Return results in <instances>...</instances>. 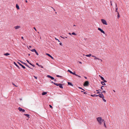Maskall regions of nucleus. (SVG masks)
Returning a JSON list of instances; mask_svg holds the SVG:
<instances>
[{"mask_svg":"<svg viewBox=\"0 0 129 129\" xmlns=\"http://www.w3.org/2000/svg\"><path fill=\"white\" fill-rule=\"evenodd\" d=\"M67 72H70L71 74L75 76H77V75L75 73V72H73L69 70H68Z\"/></svg>","mask_w":129,"mask_h":129,"instance_id":"obj_4","label":"nucleus"},{"mask_svg":"<svg viewBox=\"0 0 129 129\" xmlns=\"http://www.w3.org/2000/svg\"><path fill=\"white\" fill-rule=\"evenodd\" d=\"M100 93H101V92L100 91H98V92H97L96 93V94H99Z\"/></svg>","mask_w":129,"mask_h":129,"instance_id":"obj_48","label":"nucleus"},{"mask_svg":"<svg viewBox=\"0 0 129 129\" xmlns=\"http://www.w3.org/2000/svg\"><path fill=\"white\" fill-rule=\"evenodd\" d=\"M92 56L94 57H95V56H94V55H92Z\"/></svg>","mask_w":129,"mask_h":129,"instance_id":"obj_59","label":"nucleus"},{"mask_svg":"<svg viewBox=\"0 0 129 129\" xmlns=\"http://www.w3.org/2000/svg\"><path fill=\"white\" fill-rule=\"evenodd\" d=\"M84 77L86 79H87V77H86L84 76Z\"/></svg>","mask_w":129,"mask_h":129,"instance_id":"obj_57","label":"nucleus"},{"mask_svg":"<svg viewBox=\"0 0 129 129\" xmlns=\"http://www.w3.org/2000/svg\"><path fill=\"white\" fill-rule=\"evenodd\" d=\"M14 64L19 69H20V68L19 66L17 65V64L14 61Z\"/></svg>","mask_w":129,"mask_h":129,"instance_id":"obj_11","label":"nucleus"},{"mask_svg":"<svg viewBox=\"0 0 129 129\" xmlns=\"http://www.w3.org/2000/svg\"><path fill=\"white\" fill-rule=\"evenodd\" d=\"M72 34L73 35H77V34L75 33L74 32H73L72 33Z\"/></svg>","mask_w":129,"mask_h":129,"instance_id":"obj_31","label":"nucleus"},{"mask_svg":"<svg viewBox=\"0 0 129 129\" xmlns=\"http://www.w3.org/2000/svg\"><path fill=\"white\" fill-rule=\"evenodd\" d=\"M102 122H103L104 123L105 122V120L104 119H102V120H101V123H102Z\"/></svg>","mask_w":129,"mask_h":129,"instance_id":"obj_26","label":"nucleus"},{"mask_svg":"<svg viewBox=\"0 0 129 129\" xmlns=\"http://www.w3.org/2000/svg\"><path fill=\"white\" fill-rule=\"evenodd\" d=\"M53 80H54L55 82H56V79H54Z\"/></svg>","mask_w":129,"mask_h":129,"instance_id":"obj_58","label":"nucleus"},{"mask_svg":"<svg viewBox=\"0 0 129 129\" xmlns=\"http://www.w3.org/2000/svg\"><path fill=\"white\" fill-rule=\"evenodd\" d=\"M49 106L50 108H51V109H53V107L51 105H49Z\"/></svg>","mask_w":129,"mask_h":129,"instance_id":"obj_35","label":"nucleus"},{"mask_svg":"<svg viewBox=\"0 0 129 129\" xmlns=\"http://www.w3.org/2000/svg\"><path fill=\"white\" fill-rule=\"evenodd\" d=\"M33 28L36 31H37V30L35 27H33Z\"/></svg>","mask_w":129,"mask_h":129,"instance_id":"obj_47","label":"nucleus"},{"mask_svg":"<svg viewBox=\"0 0 129 129\" xmlns=\"http://www.w3.org/2000/svg\"><path fill=\"white\" fill-rule=\"evenodd\" d=\"M106 92V91L105 90H103V91L101 92V93H105Z\"/></svg>","mask_w":129,"mask_h":129,"instance_id":"obj_38","label":"nucleus"},{"mask_svg":"<svg viewBox=\"0 0 129 129\" xmlns=\"http://www.w3.org/2000/svg\"><path fill=\"white\" fill-rule=\"evenodd\" d=\"M20 61L22 63L25 65L26 66L28 67V68H30V69H33L29 67L28 66L27 64V63H26L25 62H23V61Z\"/></svg>","mask_w":129,"mask_h":129,"instance_id":"obj_5","label":"nucleus"},{"mask_svg":"<svg viewBox=\"0 0 129 129\" xmlns=\"http://www.w3.org/2000/svg\"><path fill=\"white\" fill-rule=\"evenodd\" d=\"M95 58H94V59H98V60L99 59V58L96 57V56L95 57Z\"/></svg>","mask_w":129,"mask_h":129,"instance_id":"obj_40","label":"nucleus"},{"mask_svg":"<svg viewBox=\"0 0 129 129\" xmlns=\"http://www.w3.org/2000/svg\"><path fill=\"white\" fill-rule=\"evenodd\" d=\"M117 17L118 18L119 17H120V16L119 14V13L118 12H117Z\"/></svg>","mask_w":129,"mask_h":129,"instance_id":"obj_28","label":"nucleus"},{"mask_svg":"<svg viewBox=\"0 0 129 129\" xmlns=\"http://www.w3.org/2000/svg\"><path fill=\"white\" fill-rule=\"evenodd\" d=\"M24 115L25 116H26L27 117H28V118L29 117V115L28 114H24Z\"/></svg>","mask_w":129,"mask_h":129,"instance_id":"obj_18","label":"nucleus"},{"mask_svg":"<svg viewBox=\"0 0 129 129\" xmlns=\"http://www.w3.org/2000/svg\"><path fill=\"white\" fill-rule=\"evenodd\" d=\"M39 67H41V68H43V66H42L41 65H40V66H39Z\"/></svg>","mask_w":129,"mask_h":129,"instance_id":"obj_44","label":"nucleus"},{"mask_svg":"<svg viewBox=\"0 0 129 129\" xmlns=\"http://www.w3.org/2000/svg\"><path fill=\"white\" fill-rule=\"evenodd\" d=\"M25 2L26 3H27V0H25Z\"/></svg>","mask_w":129,"mask_h":129,"instance_id":"obj_60","label":"nucleus"},{"mask_svg":"<svg viewBox=\"0 0 129 129\" xmlns=\"http://www.w3.org/2000/svg\"><path fill=\"white\" fill-rule=\"evenodd\" d=\"M111 2H111V1H110V3H111V5L112 6V3Z\"/></svg>","mask_w":129,"mask_h":129,"instance_id":"obj_56","label":"nucleus"},{"mask_svg":"<svg viewBox=\"0 0 129 129\" xmlns=\"http://www.w3.org/2000/svg\"><path fill=\"white\" fill-rule=\"evenodd\" d=\"M18 109L19 110L20 112H24L25 111V110L22 109L20 107H19L18 108Z\"/></svg>","mask_w":129,"mask_h":129,"instance_id":"obj_6","label":"nucleus"},{"mask_svg":"<svg viewBox=\"0 0 129 129\" xmlns=\"http://www.w3.org/2000/svg\"><path fill=\"white\" fill-rule=\"evenodd\" d=\"M54 84L56 85L57 86H59V83H54Z\"/></svg>","mask_w":129,"mask_h":129,"instance_id":"obj_23","label":"nucleus"},{"mask_svg":"<svg viewBox=\"0 0 129 129\" xmlns=\"http://www.w3.org/2000/svg\"><path fill=\"white\" fill-rule=\"evenodd\" d=\"M26 61H27V62L28 63H29V61L27 59L26 60Z\"/></svg>","mask_w":129,"mask_h":129,"instance_id":"obj_52","label":"nucleus"},{"mask_svg":"<svg viewBox=\"0 0 129 129\" xmlns=\"http://www.w3.org/2000/svg\"><path fill=\"white\" fill-rule=\"evenodd\" d=\"M59 44L61 46H62L63 45H62V43H61V42H60V43H59Z\"/></svg>","mask_w":129,"mask_h":129,"instance_id":"obj_49","label":"nucleus"},{"mask_svg":"<svg viewBox=\"0 0 129 129\" xmlns=\"http://www.w3.org/2000/svg\"><path fill=\"white\" fill-rule=\"evenodd\" d=\"M99 76L100 77V78H101V79L103 81V80H104V78L102 77V76H101V75H99Z\"/></svg>","mask_w":129,"mask_h":129,"instance_id":"obj_20","label":"nucleus"},{"mask_svg":"<svg viewBox=\"0 0 129 129\" xmlns=\"http://www.w3.org/2000/svg\"><path fill=\"white\" fill-rule=\"evenodd\" d=\"M81 92H83V93L85 94H87V92H84L83 91H81Z\"/></svg>","mask_w":129,"mask_h":129,"instance_id":"obj_29","label":"nucleus"},{"mask_svg":"<svg viewBox=\"0 0 129 129\" xmlns=\"http://www.w3.org/2000/svg\"><path fill=\"white\" fill-rule=\"evenodd\" d=\"M47 77L48 78L51 79L52 80H53L54 79V78L50 75H48Z\"/></svg>","mask_w":129,"mask_h":129,"instance_id":"obj_10","label":"nucleus"},{"mask_svg":"<svg viewBox=\"0 0 129 129\" xmlns=\"http://www.w3.org/2000/svg\"><path fill=\"white\" fill-rule=\"evenodd\" d=\"M104 126L106 128V125L105 122L104 123Z\"/></svg>","mask_w":129,"mask_h":129,"instance_id":"obj_45","label":"nucleus"},{"mask_svg":"<svg viewBox=\"0 0 129 129\" xmlns=\"http://www.w3.org/2000/svg\"><path fill=\"white\" fill-rule=\"evenodd\" d=\"M55 40H57L59 42H60V41L59 40H58V39H57V38H55Z\"/></svg>","mask_w":129,"mask_h":129,"instance_id":"obj_36","label":"nucleus"},{"mask_svg":"<svg viewBox=\"0 0 129 129\" xmlns=\"http://www.w3.org/2000/svg\"><path fill=\"white\" fill-rule=\"evenodd\" d=\"M101 94H102V96H101L102 97H101V98H102V99H103V98H104V95L102 93H101Z\"/></svg>","mask_w":129,"mask_h":129,"instance_id":"obj_30","label":"nucleus"},{"mask_svg":"<svg viewBox=\"0 0 129 129\" xmlns=\"http://www.w3.org/2000/svg\"><path fill=\"white\" fill-rule=\"evenodd\" d=\"M78 76V77H79V78H81V76H79V75H77V76Z\"/></svg>","mask_w":129,"mask_h":129,"instance_id":"obj_53","label":"nucleus"},{"mask_svg":"<svg viewBox=\"0 0 129 129\" xmlns=\"http://www.w3.org/2000/svg\"><path fill=\"white\" fill-rule=\"evenodd\" d=\"M78 88L80 89H82V90H83L84 91H85V90L83 89L81 87H78Z\"/></svg>","mask_w":129,"mask_h":129,"instance_id":"obj_33","label":"nucleus"},{"mask_svg":"<svg viewBox=\"0 0 129 129\" xmlns=\"http://www.w3.org/2000/svg\"><path fill=\"white\" fill-rule=\"evenodd\" d=\"M101 91V90H100V89H99V90H96V91H97L98 92V91Z\"/></svg>","mask_w":129,"mask_h":129,"instance_id":"obj_42","label":"nucleus"},{"mask_svg":"<svg viewBox=\"0 0 129 129\" xmlns=\"http://www.w3.org/2000/svg\"><path fill=\"white\" fill-rule=\"evenodd\" d=\"M101 21L103 24L105 25H107V22L105 20L103 19H101Z\"/></svg>","mask_w":129,"mask_h":129,"instance_id":"obj_2","label":"nucleus"},{"mask_svg":"<svg viewBox=\"0 0 129 129\" xmlns=\"http://www.w3.org/2000/svg\"><path fill=\"white\" fill-rule=\"evenodd\" d=\"M102 100L103 101H104L105 102H106V100L104 98H103L102 99Z\"/></svg>","mask_w":129,"mask_h":129,"instance_id":"obj_39","label":"nucleus"},{"mask_svg":"<svg viewBox=\"0 0 129 129\" xmlns=\"http://www.w3.org/2000/svg\"><path fill=\"white\" fill-rule=\"evenodd\" d=\"M91 96H92V97H94V96H97V95L96 94H94V95L91 94Z\"/></svg>","mask_w":129,"mask_h":129,"instance_id":"obj_24","label":"nucleus"},{"mask_svg":"<svg viewBox=\"0 0 129 129\" xmlns=\"http://www.w3.org/2000/svg\"><path fill=\"white\" fill-rule=\"evenodd\" d=\"M20 28V26H17L14 27V28L15 29H17Z\"/></svg>","mask_w":129,"mask_h":129,"instance_id":"obj_15","label":"nucleus"},{"mask_svg":"<svg viewBox=\"0 0 129 129\" xmlns=\"http://www.w3.org/2000/svg\"><path fill=\"white\" fill-rule=\"evenodd\" d=\"M47 93V92H43L42 93V94L43 95H46Z\"/></svg>","mask_w":129,"mask_h":129,"instance_id":"obj_17","label":"nucleus"},{"mask_svg":"<svg viewBox=\"0 0 129 129\" xmlns=\"http://www.w3.org/2000/svg\"><path fill=\"white\" fill-rule=\"evenodd\" d=\"M68 34L70 35H71V34L70 33H69Z\"/></svg>","mask_w":129,"mask_h":129,"instance_id":"obj_61","label":"nucleus"},{"mask_svg":"<svg viewBox=\"0 0 129 129\" xmlns=\"http://www.w3.org/2000/svg\"><path fill=\"white\" fill-rule=\"evenodd\" d=\"M30 54H29H29H28V56H30Z\"/></svg>","mask_w":129,"mask_h":129,"instance_id":"obj_64","label":"nucleus"},{"mask_svg":"<svg viewBox=\"0 0 129 129\" xmlns=\"http://www.w3.org/2000/svg\"><path fill=\"white\" fill-rule=\"evenodd\" d=\"M92 55L91 54H89L86 55V56L87 57H89Z\"/></svg>","mask_w":129,"mask_h":129,"instance_id":"obj_22","label":"nucleus"},{"mask_svg":"<svg viewBox=\"0 0 129 129\" xmlns=\"http://www.w3.org/2000/svg\"><path fill=\"white\" fill-rule=\"evenodd\" d=\"M29 63L31 65L32 64L30 62H29V63Z\"/></svg>","mask_w":129,"mask_h":129,"instance_id":"obj_55","label":"nucleus"},{"mask_svg":"<svg viewBox=\"0 0 129 129\" xmlns=\"http://www.w3.org/2000/svg\"><path fill=\"white\" fill-rule=\"evenodd\" d=\"M35 52V53H36V54H37V55H39V54L38 53V52L36 50Z\"/></svg>","mask_w":129,"mask_h":129,"instance_id":"obj_32","label":"nucleus"},{"mask_svg":"<svg viewBox=\"0 0 129 129\" xmlns=\"http://www.w3.org/2000/svg\"><path fill=\"white\" fill-rule=\"evenodd\" d=\"M62 85L63 84H62L61 83H59V86L60 88L63 89V87L62 86Z\"/></svg>","mask_w":129,"mask_h":129,"instance_id":"obj_12","label":"nucleus"},{"mask_svg":"<svg viewBox=\"0 0 129 129\" xmlns=\"http://www.w3.org/2000/svg\"><path fill=\"white\" fill-rule=\"evenodd\" d=\"M36 50L35 49H34V48L30 50V51H31L32 52H35Z\"/></svg>","mask_w":129,"mask_h":129,"instance_id":"obj_25","label":"nucleus"},{"mask_svg":"<svg viewBox=\"0 0 129 129\" xmlns=\"http://www.w3.org/2000/svg\"><path fill=\"white\" fill-rule=\"evenodd\" d=\"M97 121L99 122V124H101V120H102V118L101 117H98L97 118Z\"/></svg>","mask_w":129,"mask_h":129,"instance_id":"obj_3","label":"nucleus"},{"mask_svg":"<svg viewBox=\"0 0 129 129\" xmlns=\"http://www.w3.org/2000/svg\"><path fill=\"white\" fill-rule=\"evenodd\" d=\"M51 83H53L54 84V83H55L54 82H53V81L51 82Z\"/></svg>","mask_w":129,"mask_h":129,"instance_id":"obj_62","label":"nucleus"},{"mask_svg":"<svg viewBox=\"0 0 129 129\" xmlns=\"http://www.w3.org/2000/svg\"><path fill=\"white\" fill-rule=\"evenodd\" d=\"M104 86H101V89L102 90H104L103 88V87H104Z\"/></svg>","mask_w":129,"mask_h":129,"instance_id":"obj_27","label":"nucleus"},{"mask_svg":"<svg viewBox=\"0 0 129 129\" xmlns=\"http://www.w3.org/2000/svg\"><path fill=\"white\" fill-rule=\"evenodd\" d=\"M98 29L100 31L101 33H103L104 34H105V32L101 28L99 27L98 28Z\"/></svg>","mask_w":129,"mask_h":129,"instance_id":"obj_8","label":"nucleus"},{"mask_svg":"<svg viewBox=\"0 0 129 129\" xmlns=\"http://www.w3.org/2000/svg\"><path fill=\"white\" fill-rule=\"evenodd\" d=\"M56 76V77H62V76H59V75H57Z\"/></svg>","mask_w":129,"mask_h":129,"instance_id":"obj_37","label":"nucleus"},{"mask_svg":"<svg viewBox=\"0 0 129 129\" xmlns=\"http://www.w3.org/2000/svg\"><path fill=\"white\" fill-rule=\"evenodd\" d=\"M34 77H35V79H37V77H36V76H34Z\"/></svg>","mask_w":129,"mask_h":129,"instance_id":"obj_46","label":"nucleus"},{"mask_svg":"<svg viewBox=\"0 0 129 129\" xmlns=\"http://www.w3.org/2000/svg\"><path fill=\"white\" fill-rule=\"evenodd\" d=\"M103 81V82H104V83H105V82H106H106H107V81H106V80H105L104 79Z\"/></svg>","mask_w":129,"mask_h":129,"instance_id":"obj_43","label":"nucleus"},{"mask_svg":"<svg viewBox=\"0 0 129 129\" xmlns=\"http://www.w3.org/2000/svg\"><path fill=\"white\" fill-rule=\"evenodd\" d=\"M12 84H13V85H14L15 86H16L15 85V84H14V83H12Z\"/></svg>","mask_w":129,"mask_h":129,"instance_id":"obj_54","label":"nucleus"},{"mask_svg":"<svg viewBox=\"0 0 129 129\" xmlns=\"http://www.w3.org/2000/svg\"><path fill=\"white\" fill-rule=\"evenodd\" d=\"M36 65H38V66H39H39H40V65H39V64H38V63H36Z\"/></svg>","mask_w":129,"mask_h":129,"instance_id":"obj_51","label":"nucleus"},{"mask_svg":"<svg viewBox=\"0 0 129 129\" xmlns=\"http://www.w3.org/2000/svg\"><path fill=\"white\" fill-rule=\"evenodd\" d=\"M4 55L5 56H7L8 55V53L7 52L6 53H5L4 54Z\"/></svg>","mask_w":129,"mask_h":129,"instance_id":"obj_34","label":"nucleus"},{"mask_svg":"<svg viewBox=\"0 0 129 129\" xmlns=\"http://www.w3.org/2000/svg\"><path fill=\"white\" fill-rule=\"evenodd\" d=\"M89 84V82L88 81H86L84 83L83 85L84 86H88Z\"/></svg>","mask_w":129,"mask_h":129,"instance_id":"obj_1","label":"nucleus"},{"mask_svg":"<svg viewBox=\"0 0 129 129\" xmlns=\"http://www.w3.org/2000/svg\"><path fill=\"white\" fill-rule=\"evenodd\" d=\"M29 48H31V46H29Z\"/></svg>","mask_w":129,"mask_h":129,"instance_id":"obj_63","label":"nucleus"},{"mask_svg":"<svg viewBox=\"0 0 129 129\" xmlns=\"http://www.w3.org/2000/svg\"><path fill=\"white\" fill-rule=\"evenodd\" d=\"M46 54L49 57H50L52 59H54V58L51 56L50 54H49L48 53H46Z\"/></svg>","mask_w":129,"mask_h":129,"instance_id":"obj_9","label":"nucleus"},{"mask_svg":"<svg viewBox=\"0 0 129 129\" xmlns=\"http://www.w3.org/2000/svg\"><path fill=\"white\" fill-rule=\"evenodd\" d=\"M17 63L20 66H21L22 68L24 69H25L26 68L23 65H22L18 61L17 62Z\"/></svg>","mask_w":129,"mask_h":129,"instance_id":"obj_7","label":"nucleus"},{"mask_svg":"<svg viewBox=\"0 0 129 129\" xmlns=\"http://www.w3.org/2000/svg\"><path fill=\"white\" fill-rule=\"evenodd\" d=\"M16 7L17 10H19L20 9L19 6L17 4H16Z\"/></svg>","mask_w":129,"mask_h":129,"instance_id":"obj_16","label":"nucleus"},{"mask_svg":"<svg viewBox=\"0 0 129 129\" xmlns=\"http://www.w3.org/2000/svg\"><path fill=\"white\" fill-rule=\"evenodd\" d=\"M68 85H70L72 86H74V85L72 84V83L71 82H68Z\"/></svg>","mask_w":129,"mask_h":129,"instance_id":"obj_13","label":"nucleus"},{"mask_svg":"<svg viewBox=\"0 0 129 129\" xmlns=\"http://www.w3.org/2000/svg\"><path fill=\"white\" fill-rule=\"evenodd\" d=\"M60 37L62 38H63V39H64L65 38H67V37H62V36H60Z\"/></svg>","mask_w":129,"mask_h":129,"instance_id":"obj_41","label":"nucleus"},{"mask_svg":"<svg viewBox=\"0 0 129 129\" xmlns=\"http://www.w3.org/2000/svg\"><path fill=\"white\" fill-rule=\"evenodd\" d=\"M115 9H116L115 11H116V12H118V11L117 10H118V8L117 7V4L116 3L115 4Z\"/></svg>","mask_w":129,"mask_h":129,"instance_id":"obj_14","label":"nucleus"},{"mask_svg":"<svg viewBox=\"0 0 129 129\" xmlns=\"http://www.w3.org/2000/svg\"><path fill=\"white\" fill-rule=\"evenodd\" d=\"M97 95V96H99L100 98H101V97H102V94L101 93H100L99 95Z\"/></svg>","mask_w":129,"mask_h":129,"instance_id":"obj_19","label":"nucleus"},{"mask_svg":"<svg viewBox=\"0 0 129 129\" xmlns=\"http://www.w3.org/2000/svg\"><path fill=\"white\" fill-rule=\"evenodd\" d=\"M101 83L103 85H106V84L104 83L103 81H101Z\"/></svg>","mask_w":129,"mask_h":129,"instance_id":"obj_21","label":"nucleus"},{"mask_svg":"<svg viewBox=\"0 0 129 129\" xmlns=\"http://www.w3.org/2000/svg\"><path fill=\"white\" fill-rule=\"evenodd\" d=\"M31 66H33L34 67H35V65L34 64H32L31 65Z\"/></svg>","mask_w":129,"mask_h":129,"instance_id":"obj_50","label":"nucleus"}]
</instances>
